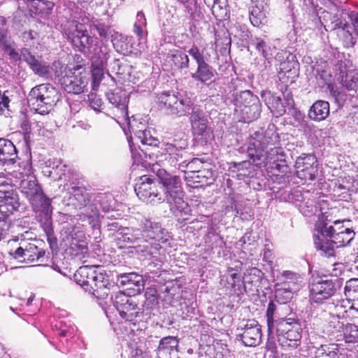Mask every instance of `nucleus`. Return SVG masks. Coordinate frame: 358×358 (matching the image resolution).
<instances>
[{"mask_svg": "<svg viewBox=\"0 0 358 358\" xmlns=\"http://www.w3.org/2000/svg\"><path fill=\"white\" fill-rule=\"evenodd\" d=\"M109 103L113 106V113L118 118H127V104L129 96L127 93L120 89L106 93Z\"/></svg>", "mask_w": 358, "mask_h": 358, "instance_id": "obj_20", "label": "nucleus"}, {"mask_svg": "<svg viewBox=\"0 0 358 358\" xmlns=\"http://www.w3.org/2000/svg\"><path fill=\"white\" fill-rule=\"evenodd\" d=\"M344 294L350 302L358 300V278H351L345 282Z\"/></svg>", "mask_w": 358, "mask_h": 358, "instance_id": "obj_42", "label": "nucleus"}, {"mask_svg": "<svg viewBox=\"0 0 358 358\" xmlns=\"http://www.w3.org/2000/svg\"><path fill=\"white\" fill-rule=\"evenodd\" d=\"M259 103H260L259 99L256 95H254L250 90H244L233 94V99L230 101L228 108L234 111L236 108H243Z\"/></svg>", "mask_w": 358, "mask_h": 358, "instance_id": "obj_29", "label": "nucleus"}, {"mask_svg": "<svg viewBox=\"0 0 358 358\" xmlns=\"http://www.w3.org/2000/svg\"><path fill=\"white\" fill-rule=\"evenodd\" d=\"M242 333L236 334L245 346L253 347L259 345L262 340L261 325L256 320H249L241 328Z\"/></svg>", "mask_w": 358, "mask_h": 358, "instance_id": "obj_18", "label": "nucleus"}, {"mask_svg": "<svg viewBox=\"0 0 358 358\" xmlns=\"http://www.w3.org/2000/svg\"><path fill=\"white\" fill-rule=\"evenodd\" d=\"M262 111L261 103L234 109L233 119L238 122H250L259 118Z\"/></svg>", "mask_w": 358, "mask_h": 358, "instance_id": "obj_28", "label": "nucleus"}, {"mask_svg": "<svg viewBox=\"0 0 358 358\" xmlns=\"http://www.w3.org/2000/svg\"><path fill=\"white\" fill-rule=\"evenodd\" d=\"M17 193L8 182L0 183V214L9 218L20 207Z\"/></svg>", "mask_w": 358, "mask_h": 358, "instance_id": "obj_15", "label": "nucleus"}, {"mask_svg": "<svg viewBox=\"0 0 358 358\" xmlns=\"http://www.w3.org/2000/svg\"><path fill=\"white\" fill-rule=\"evenodd\" d=\"M338 282L327 276H313L308 284L309 299L313 303L322 304L337 292Z\"/></svg>", "mask_w": 358, "mask_h": 358, "instance_id": "obj_10", "label": "nucleus"}, {"mask_svg": "<svg viewBox=\"0 0 358 358\" xmlns=\"http://www.w3.org/2000/svg\"><path fill=\"white\" fill-rule=\"evenodd\" d=\"M61 85L67 93L79 94L84 92L88 83V79L81 72L78 75L76 73L66 74L61 79Z\"/></svg>", "mask_w": 358, "mask_h": 358, "instance_id": "obj_21", "label": "nucleus"}, {"mask_svg": "<svg viewBox=\"0 0 358 358\" xmlns=\"http://www.w3.org/2000/svg\"><path fill=\"white\" fill-rule=\"evenodd\" d=\"M19 188L21 193L28 201L39 194L43 191L36 177L31 174L27 176L26 178H24L20 181Z\"/></svg>", "mask_w": 358, "mask_h": 358, "instance_id": "obj_31", "label": "nucleus"}, {"mask_svg": "<svg viewBox=\"0 0 358 358\" xmlns=\"http://www.w3.org/2000/svg\"><path fill=\"white\" fill-rule=\"evenodd\" d=\"M350 303L348 300H341L337 301L336 304L334 305V308L331 310L329 313L333 314L334 315L338 316V317H341L344 319L347 317L348 309L347 307Z\"/></svg>", "mask_w": 358, "mask_h": 358, "instance_id": "obj_52", "label": "nucleus"}, {"mask_svg": "<svg viewBox=\"0 0 358 358\" xmlns=\"http://www.w3.org/2000/svg\"><path fill=\"white\" fill-rule=\"evenodd\" d=\"M261 97L271 112L275 116H282L286 112L281 98L269 90H263Z\"/></svg>", "mask_w": 358, "mask_h": 358, "instance_id": "obj_30", "label": "nucleus"}, {"mask_svg": "<svg viewBox=\"0 0 358 358\" xmlns=\"http://www.w3.org/2000/svg\"><path fill=\"white\" fill-rule=\"evenodd\" d=\"M111 300L120 317L126 321L134 322L138 319L141 320L144 315L134 298L124 292H117L114 297H111Z\"/></svg>", "mask_w": 358, "mask_h": 358, "instance_id": "obj_12", "label": "nucleus"}, {"mask_svg": "<svg viewBox=\"0 0 358 358\" xmlns=\"http://www.w3.org/2000/svg\"><path fill=\"white\" fill-rule=\"evenodd\" d=\"M92 90L96 91L97 90L100 82L102 80L103 76V68H92Z\"/></svg>", "mask_w": 358, "mask_h": 358, "instance_id": "obj_57", "label": "nucleus"}, {"mask_svg": "<svg viewBox=\"0 0 358 358\" xmlns=\"http://www.w3.org/2000/svg\"><path fill=\"white\" fill-rule=\"evenodd\" d=\"M67 40L81 52L90 51L94 43V38L89 36L85 26L77 21H71L64 29Z\"/></svg>", "mask_w": 358, "mask_h": 358, "instance_id": "obj_11", "label": "nucleus"}, {"mask_svg": "<svg viewBox=\"0 0 358 358\" xmlns=\"http://www.w3.org/2000/svg\"><path fill=\"white\" fill-rule=\"evenodd\" d=\"M188 52L196 62L198 66L206 62L203 52H200L197 47L193 46L189 50Z\"/></svg>", "mask_w": 358, "mask_h": 358, "instance_id": "obj_63", "label": "nucleus"}, {"mask_svg": "<svg viewBox=\"0 0 358 358\" xmlns=\"http://www.w3.org/2000/svg\"><path fill=\"white\" fill-rule=\"evenodd\" d=\"M17 158V152L13 142L0 138V162L3 164H13Z\"/></svg>", "mask_w": 358, "mask_h": 358, "instance_id": "obj_34", "label": "nucleus"}, {"mask_svg": "<svg viewBox=\"0 0 358 358\" xmlns=\"http://www.w3.org/2000/svg\"><path fill=\"white\" fill-rule=\"evenodd\" d=\"M195 140L206 144L213 137V133L208 127V120L192 126Z\"/></svg>", "mask_w": 358, "mask_h": 358, "instance_id": "obj_37", "label": "nucleus"}, {"mask_svg": "<svg viewBox=\"0 0 358 358\" xmlns=\"http://www.w3.org/2000/svg\"><path fill=\"white\" fill-rule=\"evenodd\" d=\"M21 55L22 60L28 64L35 74L42 77L48 76L50 74V66L41 61L39 57L32 55L29 49L22 48Z\"/></svg>", "mask_w": 358, "mask_h": 358, "instance_id": "obj_24", "label": "nucleus"}, {"mask_svg": "<svg viewBox=\"0 0 358 358\" xmlns=\"http://www.w3.org/2000/svg\"><path fill=\"white\" fill-rule=\"evenodd\" d=\"M242 34V37H243L245 40L249 39V41L247 42L248 47L250 45L254 47L266 59L268 60L273 57L275 51V48L272 46L268 41L259 37H252L248 30L243 31Z\"/></svg>", "mask_w": 358, "mask_h": 358, "instance_id": "obj_23", "label": "nucleus"}, {"mask_svg": "<svg viewBox=\"0 0 358 358\" xmlns=\"http://www.w3.org/2000/svg\"><path fill=\"white\" fill-rule=\"evenodd\" d=\"M45 253L43 249H39L32 243L20 246L15 250L9 252L10 255L19 262L27 264L40 260L43 258Z\"/></svg>", "mask_w": 358, "mask_h": 358, "instance_id": "obj_17", "label": "nucleus"}, {"mask_svg": "<svg viewBox=\"0 0 358 358\" xmlns=\"http://www.w3.org/2000/svg\"><path fill=\"white\" fill-rule=\"evenodd\" d=\"M94 200L96 205L101 208L103 212H109L113 208L114 199L111 194H99Z\"/></svg>", "mask_w": 358, "mask_h": 358, "instance_id": "obj_48", "label": "nucleus"}, {"mask_svg": "<svg viewBox=\"0 0 358 358\" xmlns=\"http://www.w3.org/2000/svg\"><path fill=\"white\" fill-rule=\"evenodd\" d=\"M279 285L287 287V289L294 292L299 291L303 285V278L299 273L284 271L278 277Z\"/></svg>", "mask_w": 358, "mask_h": 358, "instance_id": "obj_32", "label": "nucleus"}, {"mask_svg": "<svg viewBox=\"0 0 358 358\" xmlns=\"http://www.w3.org/2000/svg\"><path fill=\"white\" fill-rule=\"evenodd\" d=\"M296 176L303 180H314L318 172V164L313 155L303 154L295 162Z\"/></svg>", "mask_w": 358, "mask_h": 358, "instance_id": "obj_16", "label": "nucleus"}, {"mask_svg": "<svg viewBox=\"0 0 358 358\" xmlns=\"http://www.w3.org/2000/svg\"><path fill=\"white\" fill-rule=\"evenodd\" d=\"M327 319L328 331L331 333L341 332L344 330V324L343 318L333 314L328 313Z\"/></svg>", "mask_w": 358, "mask_h": 358, "instance_id": "obj_49", "label": "nucleus"}, {"mask_svg": "<svg viewBox=\"0 0 358 358\" xmlns=\"http://www.w3.org/2000/svg\"><path fill=\"white\" fill-rule=\"evenodd\" d=\"M328 89L330 92V94L334 97L338 104H343L346 100V94L344 92L338 91V90L334 89L332 85H329Z\"/></svg>", "mask_w": 358, "mask_h": 358, "instance_id": "obj_61", "label": "nucleus"}, {"mask_svg": "<svg viewBox=\"0 0 358 358\" xmlns=\"http://www.w3.org/2000/svg\"><path fill=\"white\" fill-rule=\"evenodd\" d=\"M145 300L141 308L143 315L149 316L151 315L152 310L159 304V294L155 288L149 287L145 292Z\"/></svg>", "mask_w": 358, "mask_h": 358, "instance_id": "obj_38", "label": "nucleus"}, {"mask_svg": "<svg viewBox=\"0 0 358 358\" xmlns=\"http://www.w3.org/2000/svg\"><path fill=\"white\" fill-rule=\"evenodd\" d=\"M255 3L250 11V20L254 27H260L267 22L268 0H252Z\"/></svg>", "mask_w": 358, "mask_h": 358, "instance_id": "obj_27", "label": "nucleus"}, {"mask_svg": "<svg viewBox=\"0 0 358 358\" xmlns=\"http://www.w3.org/2000/svg\"><path fill=\"white\" fill-rule=\"evenodd\" d=\"M105 227L108 231L115 232V241L120 248L132 245L136 252L145 258L155 259L162 249L161 243L169 238L168 231L158 222L145 220L138 228L122 227L117 221L107 218Z\"/></svg>", "mask_w": 358, "mask_h": 358, "instance_id": "obj_1", "label": "nucleus"}, {"mask_svg": "<svg viewBox=\"0 0 358 358\" xmlns=\"http://www.w3.org/2000/svg\"><path fill=\"white\" fill-rule=\"evenodd\" d=\"M350 220L331 222L324 215L319 217L315 224L314 244L322 255L330 257L335 255L336 248L344 247L354 239L355 232L345 223Z\"/></svg>", "mask_w": 358, "mask_h": 358, "instance_id": "obj_3", "label": "nucleus"}, {"mask_svg": "<svg viewBox=\"0 0 358 358\" xmlns=\"http://www.w3.org/2000/svg\"><path fill=\"white\" fill-rule=\"evenodd\" d=\"M276 305L270 301L266 312L268 340L277 336L279 344L284 348L296 349L301 343L302 327L296 317L275 319Z\"/></svg>", "mask_w": 358, "mask_h": 358, "instance_id": "obj_4", "label": "nucleus"}, {"mask_svg": "<svg viewBox=\"0 0 358 358\" xmlns=\"http://www.w3.org/2000/svg\"><path fill=\"white\" fill-rule=\"evenodd\" d=\"M59 99L58 91L49 83L35 86L27 96L29 106L40 115L48 114Z\"/></svg>", "mask_w": 358, "mask_h": 358, "instance_id": "obj_8", "label": "nucleus"}, {"mask_svg": "<svg viewBox=\"0 0 358 358\" xmlns=\"http://www.w3.org/2000/svg\"><path fill=\"white\" fill-rule=\"evenodd\" d=\"M178 340L175 336L162 338L156 350L157 358H179Z\"/></svg>", "mask_w": 358, "mask_h": 358, "instance_id": "obj_26", "label": "nucleus"}, {"mask_svg": "<svg viewBox=\"0 0 358 358\" xmlns=\"http://www.w3.org/2000/svg\"><path fill=\"white\" fill-rule=\"evenodd\" d=\"M135 192L138 197L152 205L164 203L159 185L148 176L139 178L135 186Z\"/></svg>", "mask_w": 358, "mask_h": 358, "instance_id": "obj_13", "label": "nucleus"}, {"mask_svg": "<svg viewBox=\"0 0 358 358\" xmlns=\"http://www.w3.org/2000/svg\"><path fill=\"white\" fill-rule=\"evenodd\" d=\"M297 66L298 63L295 62L293 58L292 60H289L287 58V60L280 63L279 73H283L284 76H287V77H289L290 76L295 77L297 76Z\"/></svg>", "mask_w": 358, "mask_h": 358, "instance_id": "obj_50", "label": "nucleus"}, {"mask_svg": "<svg viewBox=\"0 0 358 358\" xmlns=\"http://www.w3.org/2000/svg\"><path fill=\"white\" fill-rule=\"evenodd\" d=\"M70 193L72 194L70 199H71L73 205L82 208L87 204L88 194L84 188L76 186L72 187Z\"/></svg>", "mask_w": 358, "mask_h": 358, "instance_id": "obj_41", "label": "nucleus"}, {"mask_svg": "<svg viewBox=\"0 0 358 358\" xmlns=\"http://www.w3.org/2000/svg\"><path fill=\"white\" fill-rule=\"evenodd\" d=\"M212 13L219 22H223L224 13L219 0L214 1V3L212 7Z\"/></svg>", "mask_w": 358, "mask_h": 358, "instance_id": "obj_62", "label": "nucleus"}, {"mask_svg": "<svg viewBox=\"0 0 358 358\" xmlns=\"http://www.w3.org/2000/svg\"><path fill=\"white\" fill-rule=\"evenodd\" d=\"M147 25L145 16L143 11H138L136 15V20L134 24V32L137 35L138 39H143L146 34L145 27Z\"/></svg>", "mask_w": 358, "mask_h": 358, "instance_id": "obj_46", "label": "nucleus"}, {"mask_svg": "<svg viewBox=\"0 0 358 358\" xmlns=\"http://www.w3.org/2000/svg\"><path fill=\"white\" fill-rule=\"evenodd\" d=\"M348 0H322L321 3L327 9L322 12L321 16L317 13L313 16V22L316 28L324 27L326 31L342 29L345 30L348 27V22L342 18L343 11L341 4Z\"/></svg>", "mask_w": 358, "mask_h": 358, "instance_id": "obj_7", "label": "nucleus"}, {"mask_svg": "<svg viewBox=\"0 0 358 358\" xmlns=\"http://www.w3.org/2000/svg\"><path fill=\"white\" fill-rule=\"evenodd\" d=\"M344 340L346 343H355L358 340V329L357 326L348 324L345 328Z\"/></svg>", "mask_w": 358, "mask_h": 358, "instance_id": "obj_53", "label": "nucleus"}, {"mask_svg": "<svg viewBox=\"0 0 358 358\" xmlns=\"http://www.w3.org/2000/svg\"><path fill=\"white\" fill-rule=\"evenodd\" d=\"M213 76L212 69L206 62L198 66L196 71L192 74V77L194 80L202 83L209 80Z\"/></svg>", "mask_w": 358, "mask_h": 358, "instance_id": "obj_43", "label": "nucleus"}, {"mask_svg": "<svg viewBox=\"0 0 358 358\" xmlns=\"http://www.w3.org/2000/svg\"><path fill=\"white\" fill-rule=\"evenodd\" d=\"M158 106L170 115L181 117L189 115L191 126L207 120L199 106L193 105L188 96L173 91H164L156 94Z\"/></svg>", "mask_w": 358, "mask_h": 358, "instance_id": "obj_5", "label": "nucleus"}, {"mask_svg": "<svg viewBox=\"0 0 358 358\" xmlns=\"http://www.w3.org/2000/svg\"><path fill=\"white\" fill-rule=\"evenodd\" d=\"M329 115V103L323 100L316 101L310 108L308 117L316 122L325 120Z\"/></svg>", "mask_w": 358, "mask_h": 358, "instance_id": "obj_36", "label": "nucleus"}, {"mask_svg": "<svg viewBox=\"0 0 358 358\" xmlns=\"http://www.w3.org/2000/svg\"><path fill=\"white\" fill-rule=\"evenodd\" d=\"M349 63L350 62L347 59H341L338 60L336 62V64H334V71L335 72V76H338V80H342V78L345 77L346 73L350 71L348 69L349 66Z\"/></svg>", "mask_w": 358, "mask_h": 358, "instance_id": "obj_55", "label": "nucleus"}, {"mask_svg": "<svg viewBox=\"0 0 358 358\" xmlns=\"http://www.w3.org/2000/svg\"><path fill=\"white\" fill-rule=\"evenodd\" d=\"M43 0H31L28 4L29 10L35 15L44 14Z\"/></svg>", "mask_w": 358, "mask_h": 358, "instance_id": "obj_58", "label": "nucleus"}, {"mask_svg": "<svg viewBox=\"0 0 358 358\" xmlns=\"http://www.w3.org/2000/svg\"><path fill=\"white\" fill-rule=\"evenodd\" d=\"M276 141L277 134L273 132H255L249 141L248 154L254 165L266 167L279 183H286L290 180V169L282 148L273 146Z\"/></svg>", "mask_w": 358, "mask_h": 358, "instance_id": "obj_2", "label": "nucleus"}, {"mask_svg": "<svg viewBox=\"0 0 358 358\" xmlns=\"http://www.w3.org/2000/svg\"><path fill=\"white\" fill-rule=\"evenodd\" d=\"M117 283L127 287V289L138 292L144 287V280L141 275L136 273H124L117 275Z\"/></svg>", "mask_w": 358, "mask_h": 358, "instance_id": "obj_33", "label": "nucleus"}, {"mask_svg": "<svg viewBox=\"0 0 358 358\" xmlns=\"http://www.w3.org/2000/svg\"><path fill=\"white\" fill-rule=\"evenodd\" d=\"M88 100L90 107L96 111L101 112L103 109V103L102 99L94 93L88 94Z\"/></svg>", "mask_w": 358, "mask_h": 358, "instance_id": "obj_59", "label": "nucleus"}, {"mask_svg": "<svg viewBox=\"0 0 358 358\" xmlns=\"http://www.w3.org/2000/svg\"><path fill=\"white\" fill-rule=\"evenodd\" d=\"M112 72L116 75L124 76L129 74L130 66L122 62L120 59H115L110 64Z\"/></svg>", "mask_w": 358, "mask_h": 358, "instance_id": "obj_54", "label": "nucleus"}, {"mask_svg": "<svg viewBox=\"0 0 358 358\" xmlns=\"http://www.w3.org/2000/svg\"><path fill=\"white\" fill-rule=\"evenodd\" d=\"M294 292L293 290L288 289L287 287L275 285V298L280 303H287L292 298Z\"/></svg>", "mask_w": 358, "mask_h": 358, "instance_id": "obj_47", "label": "nucleus"}, {"mask_svg": "<svg viewBox=\"0 0 358 358\" xmlns=\"http://www.w3.org/2000/svg\"><path fill=\"white\" fill-rule=\"evenodd\" d=\"M241 267L242 263L240 261H237L234 267H229L227 274L225 275L227 284L228 287L231 288V294L238 295L243 289L244 281L241 272Z\"/></svg>", "mask_w": 358, "mask_h": 358, "instance_id": "obj_22", "label": "nucleus"}, {"mask_svg": "<svg viewBox=\"0 0 358 358\" xmlns=\"http://www.w3.org/2000/svg\"><path fill=\"white\" fill-rule=\"evenodd\" d=\"M33 210L47 236V240L51 248L57 245V239L54 236L52 228V200L41 192L29 201Z\"/></svg>", "mask_w": 358, "mask_h": 358, "instance_id": "obj_9", "label": "nucleus"}, {"mask_svg": "<svg viewBox=\"0 0 358 358\" xmlns=\"http://www.w3.org/2000/svg\"><path fill=\"white\" fill-rule=\"evenodd\" d=\"M153 170L162 185V187H159L162 199L169 205L171 211L173 212L174 208L179 211L183 210L187 204L183 200L184 192L180 178L167 172L164 169Z\"/></svg>", "mask_w": 358, "mask_h": 358, "instance_id": "obj_6", "label": "nucleus"}, {"mask_svg": "<svg viewBox=\"0 0 358 358\" xmlns=\"http://www.w3.org/2000/svg\"><path fill=\"white\" fill-rule=\"evenodd\" d=\"M263 259L270 265L272 264L273 260V253L272 245L271 243H266L264 245Z\"/></svg>", "mask_w": 358, "mask_h": 358, "instance_id": "obj_64", "label": "nucleus"}, {"mask_svg": "<svg viewBox=\"0 0 358 358\" xmlns=\"http://www.w3.org/2000/svg\"><path fill=\"white\" fill-rule=\"evenodd\" d=\"M169 57L174 65L178 69L188 67V56L182 51L175 50L170 52Z\"/></svg>", "mask_w": 358, "mask_h": 358, "instance_id": "obj_44", "label": "nucleus"}, {"mask_svg": "<svg viewBox=\"0 0 358 358\" xmlns=\"http://www.w3.org/2000/svg\"><path fill=\"white\" fill-rule=\"evenodd\" d=\"M128 38L123 35H120L112 40L114 48L119 52L124 55L129 52L128 44L127 43Z\"/></svg>", "mask_w": 358, "mask_h": 358, "instance_id": "obj_56", "label": "nucleus"}, {"mask_svg": "<svg viewBox=\"0 0 358 358\" xmlns=\"http://www.w3.org/2000/svg\"><path fill=\"white\" fill-rule=\"evenodd\" d=\"M96 271L97 266H80L74 273L73 279L85 291H92V284L94 282Z\"/></svg>", "mask_w": 358, "mask_h": 358, "instance_id": "obj_25", "label": "nucleus"}, {"mask_svg": "<svg viewBox=\"0 0 358 358\" xmlns=\"http://www.w3.org/2000/svg\"><path fill=\"white\" fill-rule=\"evenodd\" d=\"M340 81L347 90H357L358 88V71L351 70L348 71Z\"/></svg>", "mask_w": 358, "mask_h": 358, "instance_id": "obj_45", "label": "nucleus"}, {"mask_svg": "<svg viewBox=\"0 0 358 358\" xmlns=\"http://www.w3.org/2000/svg\"><path fill=\"white\" fill-rule=\"evenodd\" d=\"M113 286L110 282L106 272L101 266H97L94 280L92 284V291H88V292L93 294L97 299H103L108 296L110 287Z\"/></svg>", "mask_w": 358, "mask_h": 358, "instance_id": "obj_19", "label": "nucleus"}, {"mask_svg": "<svg viewBox=\"0 0 358 358\" xmlns=\"http://www.w3.org/2000/svg\"><path fill=\"white\" fill-rule=\"evenodd\" d=\"M81 209L80 219L87 220L88 223L94 229L99 228L100 225V215L98 206L93 199L91 203H87Z\"/></svg>", "mask_w": 358, "mask_h": 358, "instance_id": "obj_35", "label": "nucleus"}, {"mask_svg": "<svg viewBox=\"0 0 358 358\" xmlns=\"http://www.w3.org/2000/svg\"><path fill=\"white\" fill-rule=\"evenodd\" d=\"M124 120L127 121L130 132L133 133L137 139L139 140L142 136H145V131L147 130V126L145 122L137 120L134 116H132L131 118H129L127 116V118Z\"/></svg>", "mask_w": 358, "mask_h": 358, "instance_id": "obj_40", "label": "nucleus"}, {"mask_svg": "<svg viewBox=\"0 0 358 358\" xmlns=\"http://www.w3.org/2000/svg\"><path fill=\"white\" fill-rule=\"evenodd\" d=\"M11 220L6 217H0V241L4 239L8 234Z\"/></svg>", "mask_w": 358, "mask_h": 358, "instance_id": "obj_60", "label": "nucleus"}, {"mask_svg": "<svg viewBox=\"0 0 358 358\" xmlns=\"http://www.w3.org/2000/svg\"><path fill=\"white\" fill-rule=\"evenodd\" d=\"M318 353L327 358H339L341 355L338 345L335 343L321 345Z\"/></svg>", "mask_w": 358, "mask_h": 358, "instance_id": "obj_51", "label": "nucleus"}, {"mask_svg": "<svg viewBox=\"0 0 358 358\" xmlns=\"http://www.w3.org/2000/svg\"><path fill=\"white\" fill-rule=\"evenodd\" d=\"M206 170L204 169H198V171L185 173V177L187 185L194 188H198L208 185V177L204 174Z\"/></svg>", "mask_w": 358, "mask_h": 358, "instance_id": "obj_39", "label": "nucleus"}, {"mask_svg": "<svg viewBox=\"0 0 358 358\" xmlns=\"http://www.w3.org/2000/svg\"><path fill=\"white\" fill-rule=\"evenodd\" d=\"M187 146L186 139L173 140V143H163L161 147L162 157L169 165L173 167H183V152Z\"/></svg>", "mask_w": 358, "mask_h": 358, "instance_id": "obj_14", "label": "nucleus"}]
</instances>
